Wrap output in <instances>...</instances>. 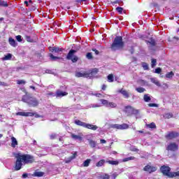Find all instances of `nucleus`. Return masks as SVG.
Masks as SVG:
<instances>
[{"instance_id": "1", "label": "nucleus", "mask_w": 179, "mask_h": 179, "mask_svg": "<svg viewBox=\"0 0 179 179\" xmlns=\"http://www.w3.org/2000/svg\"><path fill=\"white\" fill-rule=\"evenodd\" d=\"M22 101L27 103V104L31 107H37L38 106V101L36 98L30 97L27 95L22 96Z\"/></svg>"}, {"instance_id": "2", "label": "nucleus", "mask_w": 179, "mask_h": 179, "mask_svg": "<svg viewBox=\"0 0 179 179\" xmlns=\"http://www.w3.org/2000/svg\"><path fill=\"white\" fill-rule=\"evenodd\" d=\"M122 47H124V42H122V37L116 36L111 45V50H113V51H115V50H118V48H122Z\"/></svg>"}, {"instance_id": "3", "label": "nucleus", "mask_w": 179, "mask_h": 179, "mask_svg": "<svg viewBox=\"0 0 179 179\" xmlns=\"http://www.w3.org/2000/svg\"><path fill=\"white\" fill-rule=\"evenodd\" d=\"M74 123L76 125H78L79 127H83V128H87V129H92V131H96L99 128V127H97L96 125L90 124L89 123L82 122L79 120H76Z\"/></svg>"}, {"instance_id": "4", "label": "nucleus", "mask_w": 179, "mask_h": 179, "mask_svg": "<svg viewBox=\"0 0 179 179\" xmlns=\"http://www.w3.org/2000/svg\"><path fill=\"white\" fill-rule=\"evenodd\" d=\"M20 156L24 164H31V163H34V157L30 155H20Z\"/></svg>"}, {"instance_id": "5", "label": "nucleus", "mask_w": 179, "mask_h": 179, "mask_svg": "<svg viewBox=\"0 0 179 179\" xmlns=\"http://www.w3.org/2000/svg\"><path fill=\"white\" fill-rule=\"evenodd\" d=\"M75 54H76V50H71L67 56H66V59H69L70 61H71L72 62L75 63V62H78L79 57H78V56L75 55Z\"/></svg>"}, {"instance_id": "6", "label": "nucleus", "mask_w": 179, "mask_h": 179, "mask_svg": "<svg viewBox=\"0 0 179 179\" xmlns=\"http://www.w3.org/2000/svg\"><path fill=\"white\" fill-rule=\"evenodd\" d=\"M101 104L108 108H115L117 107V103L114 102H110L106 99H100Z\"/></svg>"}, {"instance_id": "7", "label": "nucleus", "mask_w": 179, "mask_h": 179, "mask_svg": "<svg viewBox=\"0 0 179 179\" xmlns=\"http://www.w3.org/2000/svg\"><path fill=\"white\" fill-rule=\"evenodd\" d=\"M110 128H113V129H128L129 128V126L127 124L123 123L122 124H110Z\"/></svg>"}, {"instance_id": "8", "label": "nucleus", "mask_w": 179, "mask_h": 179, "mask_svg": "<svg viewBox=\"0 0 179 179\" xmlns=\"http://www.w3.org/2000/svg\"><path fill=\"white\" fill-rule=\"evenodd\" d=\"M16 157H17V160L15 162V169L17 171L20 170V169H22V166H23V163H22L23 159H22L20 154H18L16 156Z\"/></svg>"}, {"instance_id": "9", "label": "nucleus", "mask_w": 179, "mask_h": 179, "mask_svg": "<svg viewBox=\"0 0 179 179\" xmlns=\"http://www.w3.org/2000/svg\"><path fill=\"white\" fill-rule=\"evenodd\" d=\"M166 149L169 152H176V150H178V145L176 143H171L166 146Z\"/></svg>"}, {"instance_id": "10", "label": "nucleus", "mask_w": 179, "mask_h": 179, "mask_svg": "<svg viewBox=\"0 0 179 179\" xmlns=\"http://www.w3.org/2000/svg\"><path fill=\"white\" fill-rule=\"evenodd\" d=\"M179 133L177 131H170L166 136L165 138L169 140L176 139V138H178Z\"/></svg>"}, {"instance_id": "11", "label": "nucleus", "mask_w": 179, "mask_h": 179, "mask_svg": "<svg viewBox=\"0 0 179 179\" xmlns=\"http://www.w3.org/2000/svg\"><path fill=\"white\" fill-rule=\"evenodd\" d=\"M162 173L164 174V176H167L168 177H170L172 172H170V167L162 166L160 169Z\"/></svg>"}, {"instance_id": "12", "label": "nucleus", "mask_w": 179, "mask_h": 179, "mask_svg": "<svg viewBox=\"0 0 179 179\" xmlns=\"http://www.w3.org/2000/svg\"><path fill=\"white\" fill-rule=\"evenodd\" d=\"M144 171H148V173H155L157 170V167L152 166L150 165H147L143 168Z\"/></svg>"}, {"instance_id": "13", "label": "nucleus", "mask_w": 179, "mask_h": 179, "mask_svg": "<svg viewBox=\"0 0 179 179\" xmlns=\"http://www.w3.org/2000/svg\"><path fill=\"white\" fill-rule=\"evenodd\" d=\"M16 115H21L22 117H33L34 113L31 112H18L16 113Z\"/></svg>"}, {"instance_id": "14", "label": "nucleus", "mask_w": 179, "mask_h": 179, "mask_svg": "<svg viewBox=\"0 0 179 179\" xmlns=\"http://www.w3.org/2000/svg\"><path fill=\"white\" fill-rule=\"evenodd\" d=\"M76 78H89L90 74L87 72L80 73L76 72Z\"/></svg>"}, {"instance_id": "15", "label": "nucleus", "mask_w": 179, "mask_h": 179, "mask_svg": "<svg viewBox=\"0 0 179 179\" xmlns=\"http://www.w3.org/2000/svg\"><path fill=\"white\" fill-rule=\"evenodd\" d=\"M78 156V152H74L72 156L65 159V163H71L73 159H76V157Z\"/></svg>"}, {"instance_id": "16", "label": "nucleus", "mask_w": 179, "mask_h": 179, "mask_svg": "<svg viewBox=\"0 0 179 179\" xmlns=\"http://www.w3.org/2000/svg\"><path fill=\"white\" fill-rule=\"evenodd\" d=\"M119 93H121L124 99H129V92L124 89H121L118 91Z\"/></svg>"}, {"instance_id": "17", "label": "nucleus", "mask_w": 179, "mask_h": 179, "mask_svg": "<svg viewBox=\"0 0 179 179\" xmlns=\"http://www.w3.org/2000/svg\"><path fill=\"white\" fill-rule=\"evenodd\" d=\"M89 76L88 78H93L95 75H97L99 73V69H93L90 73H87Z\"/></svg>"}, {"instance_id": "18", "label": "nucleus", "mask_w": 179, "mask_h": 179, "mask_svg": "<svg viewBox=\"0 0 179 179\" xmlns=\"http://www.w3.org/2000/svg\"><path fill=\"white\" fill-rule=\"evenodd\" d=\"M71 138L73 139H75V141H79L80 142H81V141H83V139L82 136H80V135H76L75 134H71Z\"/></svg>"}, {"instance_id": "19", "label": "nucleus", "mask_w": 179, "mask_h": 179, "mask_svg": "<svg viewBox=\"0 0 179 179\" xmlns=\"http://www.w3.org/2000/svg\"><path fill=\"white\" fill-rule=\"evenodd\" d=\"M8 43L12 47H16L17 45V43H16V41L13 38H9Z\"/></svg>"}, {"instance_id": "20", "label": "nucleus", "mask_w": 179, "mask_h": 179, "mask_svg": "<svg viewBox=\"0 0 179 179\" xmlns=\"http://www.w3.org/2000/svg\"><path fill=\"white\" fill-rule=\"evenodd\" d=\"M150 80H151L152 83H154V85H156V86H158L159 87H160V86H162V84H160V82L158 81L156 78H151Z\"/></svg>"}, {"instance_id": "21", "label": "nucleus", "mask_w": 179, "mask_h": 179, "mask_svg": "<svg viewBox=\"0 0 179 179\" xmlns=\"http://www.w3.org/2000/svg\"><path fill=\"white\" fill-rule=\"evenodd\" d=\"M56 94H57V97H64V96L68 95V92L58 90V91H57Z\"/></svg>"}, {"instance_id": "22", "label": "nucleus", "mask_w": 179, "mask_h": 179, "mask_svg": "<svg viewBox=\"0 0 179 179\" xmlns=\"http://www.w3.org/2000/svg\"><path fill=\"white\" fill-rule=\"evenodd\" d=\"M106 163H107V162H106V159H101L99 162H98L96 164V167H103V166H104V164H106Z\"/></svg>"}, {"instance_id": "23", "label": "nucleus", "mask_w": 179, "mask_h": 179, "mask_svg": "<svg viewBox=\"0 0 179 179\" xmlns=\"http://www.w3.org/2000/svg\"><path fill=\"white\" fill-rule=\"evenodd\" d=\"M2 61H9L12 59V54L8 53L3 57L1 58Z\"/></svg>"}, {"instance_id": "24", "label": "nucleus", "mask_w": 179, "mask_h": 179, "mask_svg": "<svg viewBox=\"0 0 179 179\" xmlns=\"http://www.w3.org/2000/svg\"><path fill=\"white\" fill-rule=\"evenodd\" d=\"M11 146L12 148H16L17 146V140H16V138L12 137L11 138Z\"/></svg>"}, {"instance_id": "25", "label": "nucleus", "mask_w": 179, "mask_h": 179, "mask_svg": "<svg viewBox=\"0 0 179 179\" xmlns=\"http://www.w3.org/2000/svg\"><path fill=\"white\" fill-rule=\"evenodd\" d=\"M32 176L33 177H43V176H44V172L35 171Z\"/></svg>"}, {"instance_id": "26", "label": "nucleus", "mask_w": 179, "mask_h": 179, "mask_svg": "<svg viewBox=\"0 0 179 179\" xmlns=\"http://www.w3.org/2000/svg\"><path fill=\"white\" fill-rule=\"evenodd\" d=\"M89 144L91 148H96L97 146V143L93 140H89Z\"/></svg>"}, {"instance_id": "27", "label": "nucleus", "mask_w": 179, "mask_h": 179, "mask_svg": "<svg viewBox=\"0 0 179 179\" xmlns=\"http://www.w3.org/2000/svg\"><path fill=\"white\" fill-rule=\"evenodd\" d=\"M90 162H92V159H87L83 163V167H89V165L90 164Z\"/></svg>"}, {"instance_id": "28", "label": "nucleus", "mask_w": 179, "mask_h": 179, "mask_svg": "<svg viewBox=\"0 0 179 179\" xmlns=\"http://www.w3.org/2000/svg\"><path fill=\"white\" fill-rule=\"evenodd\" d=\"M144 101L146 103H149L152 99H150V96H149V94H145L143 96Z\"/></svg>"}, {"instance_id": "29", "label": "nucleus", "mask_w": 179, "mask_h": 179, "mask_svg": "<svg viewBox=\"0 0 179 179\" xmlns=\"http://www.w3.org/2000/svg\"><path fill=\"white\" fill-rule=\"evenodd\" d=\"M106 163H108V164H112V166H118L120 162L118 161L108 160V161H106Z\"/></svg>"}, {"instance_id": "30", "label": "nucleus", "mask_w": 179, "mask_h": 179, "mask_svg": "<svg viewBox=\"0 0 179 179\" xmlns=\"http://www.w3.org/2000/svg\"><path fill=\"white\" fill-rule=\"evenodd\" d=\"M126 108V111L127 113H129V114H131L132 113V111L134 110V107L131 106H127L125 107Z\"/></svg>"}, {"instance_id": "31", "label": "nucleus", "mask_w": 179, "mask_h": 179, "mask_svg": "<svg viewBox=\"0 0 179 179\" xmlns=\"http://www.w3.org/2000/svg\"><path fill=\"white\" fill-rule=\"evenodd\" d=\"M173 76H174V73L173 71L167 73L165 75V77L167 78V79H171V78H173Z\"/></svg>"}, {"instance_id": "32", "label": "nucleus", "mask_w": 179, "mask_h": 179, "mask_svg": "<svg viewBox=\"0 0 179 179\" xmlns=\"http://www.w3.org/2000/svg\"><path fill=\"white\" fill-rule=\"evenodd\" d=\"M52 52H62V48L53 47L52 48Z\"/></svg>"}, {"instance_id": "33", "label": "nucleus", "mask_w": 179, "mask_h": 179, "mask_svg": "<svg viewBox=\"0 0 179 179\" xmlns=\"http://www.w3.org/2000/svg\"><path fill=\"white\" fill-rule=\"evenodd\" d=\"M136 90L138 92V93H143V92H146V89L142 87H136Z\"/></svg>"}, {"instance_id": "34", "label": "nucleus", "mask_w": 179, "mask_h": 179, "mask_svg": "<svg viewBox=\"0 0 179 179\" xmlns=\"http://www.w3.org/2000/svg\"><path fill=\"white\" fill-rule=\"evenodd\" d=\"M50 59H52V61H57V59H62V57H55L52 54H51L50 55Z\"/></svg>"}, {"instance_id": "35", "label": "nucleus", "mask_w": 179, "mask_h": 179, "mask_svg": "<svg viewBox=\"0 0 179 179\" xmlns=\"http://www.w3.org/2000/svg\"><path fill=\"white\" fill-rule=\"evenodd\" d=\"M130 160H135V157H129L122 159L123 162H129Z\"/></svg>"}, {"instance_id": "36", "label": "nucleus", "mask_w": 179, "mask_h": 179, "mask_svg": "<svg viewBox=\"0 0 179 179\" xmlns=\"http://www.w3.org/2000/svg\"><path fill=\"white\" fill-rule=\"evenodd\" d=\"M173 177H179V171L172 172L170 175V178H173Z\"/></svg>"}, {"instance_id": "37", "label": "nucleus", "mask_w": 179, "mask_h": 179, "mask_svg": "<svg viewBox=\"0 0 179 179\" xmlns=\"http://www.w3.org/2000/svg\"><path fill=\"white\" fill-rule=\"evenodd\" d=\"M164 117L165 118H167L168 120H169V118H173V113H165V114L164 115Z\"/></svg>"}, {"instance_id": "38", "label": "nucleus", "mask_w": 179, "mask_h": 179, "mask_svg": "<svg viewBox=\"0 0 179 179\" xmlns=\"http://www.w3.org/2000/svg\"><path fill=\"white\" fill-rule=\"evenodd\" d=\"M108 81L110 83L114 82V76L113 74H109L108 76Z\"/></svg>"}, {"instance_id": "39", "label": "nucleus", "mask_w": 179, "mask_h": 179, "mask_svg": "<svg viewBox=\"0 0 179 179\" xmlns=\"http://www.w3.org/2000/svg\"><path fill=\"white\" fill-rule=\"evenodd\" d=\"M156 64H157V61L155 59H151V66L152 68H155L156 66Z\"/></svg>"}, {"instance_id": "40", "label": "nucleus", "mask_w": 179, "mask_h": 179, "mask_svg": "<svg viewBox=\"0 0 179 179\" xmlns=\"http://www.w3.org/2000/svg\"><path fill=\"white\" fill-rule=\"evenodd\" d=\"M130 150L131 152H139V149L136 148L134 145L130 146Z\"/></svg>"}, {"instance_id": "41", "label": "nucleus", "mask_w": 179, "mask_h": 179, "mask_svg": "<svg viewBox=\"0 0 179 179\" xmlns=\"http://www.w3.org/2000/svg\"><path fill=\"white\" fill-rule=\"evenodd\" d=\"M142 66L145 71H148L149 69V66L145 62L142 63Z\"/></svg>"}, {"instance_id": "42", "label": "nucleus", "mask_w": 179, "mask_h": 179, "mask_svg": "<svg viewBox=\"0 0 179 179\" xmlns=\"http://www.w3.org/2000/svg\"><path fill=\"white\" fill-rule=\"evenodd\" d=\"M0 6H5V7H6V6H8V3H7L6 1H5L1 0V1H0Z\"/></svg>"}, {"instance_id": "43", "label": "nucleus", "mask_w": 179, "mask_h": 179, "mask_svg": "<svg viewBox=\"0 0 179 179\" xmlns=\"http://www.w3.org/2000/svg\"><path fill=\"white\" fill-rule=\"evenodd\" d=\"M17 85H26V81L24 80H17Z\"/></svg>"}, {"instance_id": "44", "label": "nucleus", "mask_w": 179, "mask_h": 179, "mask_svg": "<svg viewBox=\"0 0 179 179\" xmlns=\"http://www.w3.org/2000/svg\"><path fill=\"white\" fill-rule=\"evenodd\" d=\"M147 127L153 129V128H156V124L154 122H152L150 124H147Z\"/></svg>"}, {"instance_id": "45", "label": "nucleus", "mask_w": 179, "mask_h": 179, "mask_svg": "<svg viewBox=\"0 0 179 179\" xmlns=\"http://www.w3.org/2000/svg\"><path fill=\"white\" fill-rule=\"evenodd\" d=\"M90 107L92 108H96V107H101V105H100L99 103H92L90 105Z\"/></svg>"}, {"instance_id": "46", "label": "nucleus", "mask_w": 179, "mask_h": 179, "mask_svg": "<svg viewBox=\"0 0 179 179\" xmlns=\"http://www.w3.org/2000/svg\"><path fill=\"white\" fill-rule=\"evenodd\" d=\"M131 114H134V115H138V114H139V110L134 108L133 111H131Z\"/></svg>"}, {"instance_id": "47", "label": "nucleus", "mask_w": 179, "mask_h": 179, "mask_svg": "<svg viewBox=\"0 0 179 179\" xmlns=\"http://www.w3.org/2000/svg\"><path fill=\"white\" fill-rule=\"evenodd\" d=\"M116 10H117L118 13H120V15L122 13V10H124V8L122 7H117Z\"/></svg>"}, {"instance_id": "48", "label": "nucleus", "mask_w": 179, "mask_h": 179, "mask_svg": "<svg viewBox=\"0 0 179 179\" xmlns=\"http://www.w3.org/2000/svg\"><path fill=\"white\" fill-rule=\"evenodd\" d=\"M15 38H16L17 41H19V43H21V41H22V36L18 35V36H16Z\"/></svg>"}, {"instance_id": "49", "label": "nucleus", "mask_w": 179, "mask_h": 179, "mask_svg": "<svg viewBox=\"0 0 179 179\" xmlns=\"http://www.w3.org/2000/svg\"><path fill=\"white\" fill-rule=\"evenodd\" d=\"M87 59H92V58H93V56L92 55V53L91 52H88L87 54Z\"/></svg>"}, {"instance_id": "50", "label": "nucleus", "mask_w": 179, "mask_h": 179, "mask_svg": "<svg viewBox=\"0 0 179 179\" xmlns=\"http://www.w3.org/2000/svg\"><path fill=\"white\" fill-rule=\"evenodd\" d=\"M26 40H27V41H28L29 43L33 42V39H31V38L30 36H26Z\"/></svg>"}, {"instance_id": "51", "label": "nucleus", "mask_w": 179, "mask_h": 179, "mask_svg": "<svg viewBox=\"0 0 179 179\" xmlns=\"http://www.w3.org/2000/svg\"><path fill=\"white\" fill-rule=\"evenodd\" d=\"M102 179H110V175L106 173L102 176Z\"/></svg>"}, {"instance_id": "52", "label": "nucleus", "mask_w": 179, "mask_h": 179, "mask_svg": "<svg viewBox=\"0 0 179 179\" xmlns=\"http://www.w3.org/2000/svg\"><path fill=\"white\" fill-rule=\"evenodd\" d=\"M148 43L151 45H156V42L155 41V40L151 39L150 41H148Z\"/></svg>"}, {"instance_id": "53", "label": "nucleus", "mask_w": 179, "mask_h": 179, "mask_svg": "<svg viewBox=\"0 0 179 179\" xmlns=\"http://www.w3.org/2000/svg\"><path fill=\"white\" fill-rule=\"evenodd\" d=\"M94 96H96V97H104V95L99 93L94 94Z\"/></svg>"}, {"instance_id": "54", "label": "nucleus", "mask_w": 179, "mask_h": 179, "mask_svg": "<svg viewBox=\"0 0 179 179\" xmlns=\"http://www.w3.org/2000/svg\"><path fill=\"white\" fill-rule=\"evenodd\" d=\"M50 139H55V138H57V134H50Z\"/></svg>"}, {"instance_id": "55", "label": "nucleus", "mask_w": 179, "mask_h": 179, "mask_svg": "<svg viewBox=\"0 0 179 179\" xmlns=\"http://www.w3.org/2000/svg\"><path fill=\"white\" fill-rule=\"evenodd\" d=\"M141 83H142V85H144L145 86H148V81L146 80H141Z\"/></svg>"}, {"instance_id": "56", "label": "nucleus", "mask_w": 179, "mask_h": 179, "mask_svg": "<svg viewBox=\"0 0 179 179\" xmlns=\"http://www.w3.org/2000/svg\"><path fill=\"white\" fill-rule=\"evenodd\" d=\"M162 73V69L157 68L155 69V73Z\"/></svg>"}, {"instance_id": "57", "label": "nucleus", "mask_w": 179, "mask_h": 179, "mask_svg": "<svg viewBox=\"0 0 179 179\" xmlns=\"http://www.w3.org/2000/svg\"><path fill=\"white\" fill-rule=\"evenodd\" d=\"M148 106L149 107H158V105L156 103H149Z\"/></svg>"}, {"instance_id": "58", "label": "nucleus", "mask_w": 179, "mask_h": 179, "mask_svg": "<svg viewBox=\"0 0 179 179\" xmlns=\"http://www.w3.org/2000/svg\"><path fill=\"white\" fill-rule=\"evenodd\" d=\"M0 86H8V84L6 83L0 81Z\"/></svg>"}, {"instance_id": "59", "label": "nucleus", "mask_w": 179, "mask_h": 179, "mask_svg": "<svg viewBox=\"0 0 179 179\" xmlns=\"http://www.w3.org/2000/svg\"><path fill=\"white\" fill-rule=\"evenodd\" d=\"M27 177H28L27 173H23L22 174V178H27Z\"/></svg>"}, {"instance_id": "60", "label": "nucleus", "mask_w": 179, "mask_h": 179, "mask_svg": "<svg viewBox=\"0 0 179 179\" xmlns=\"http://www.w3.org/2000/svg\"><path fill=\"white\" fill-rule=\"evenodd\" d=\"M92 51H94V52H95L96 55H99V50H96V49H92Z\"/></svg>"}, {"instance_id": "61", "label": "nucleus", "mask_w": 179, "mask_h": 179, "mask_svg": "<svg viewBox=\"0 0 179 179\" xmlns=\"http://www.w3.org/2000/svg\"><path fill=\"white\" fill-rule=\"evenodd\" d=\"M100 142H101V143H106L107 141H106V140H104V139H101Z\"/></svg>"}, {"instance_id": "62", "label": "nucleus", "mask_w": 179, "mask_h": 179, "mask_svg": "<svg viewBox=\"0 0 179 179\" xmlns=\"http://www.w3.org/2000/svg\"><path fill=\"white\" fill-rule=\"evenodd\" d=\"M106 87H107V86H106L105 85H103L102 86V90H106Z\"/></svg>"}, {"instance_id": "63", "label": "nucleus", "mask_w": 179, "mask_h": 179, "mask_svg": "<svg viewBox=\"0 0 179 179\" xmlns=\"http://www.w3.org/2000/svg\"><path fill=\"white\" fill-rule=\"evenodd\" d=\"M46 73H52V71H50V70H47L46 71Z\"/></svg>"}, {"instance_id": "64", "label": "nucleus", "mask_w": 179, "mask_h": 179, "mask_svg": "<svg viewBox=\"0 0 179 179\" xmlns=\"http://www.w3.org/2000/svg\"><path fill=\"white\" fill-rule=\"evenodd\" d=\"M24 4L27 5V6H29V1H24Z\"/></svg>"}]
</instances>
